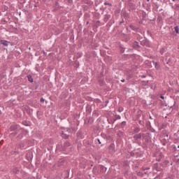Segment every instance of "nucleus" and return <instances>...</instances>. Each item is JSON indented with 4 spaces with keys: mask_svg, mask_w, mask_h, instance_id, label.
Listing matches in <instances>:
<instances>
[{
    "mask_svg": "<svg viewBox=\"0 0 179 179\" xmlns=\"http://www.w3.org/2000/svg\"><path fill=\"white\" fill-rule=\"evenodd\" d=\"M141 78H146V76L142 75V76H141Z\"/></svg>",
    "mask_w": 179,
    "mask_h": 179,
    "instance_id": "obj_46",
    "label": "nucleus"
},
{
    "mask_svg": "<svg viewBox=\"0 0 179 179\" xmlns=\"http://www.w3.org/2000/svg\"><path fill=\"white\" fill-rule=\"evenodd\" d=\"M124 49L121 50V52H124Z\"/></svg>",
    "mask_w": 179,
    "mask_h": 179,
    "instance_id": "obj_52",
    "label": "nucleus"
},
{
    "mask_svg": "<svg viewBox=\"0 0 179 179\" xmlns=\"http://www.w3.org/2000/svg\"><path fill=\"white\" fill-rule=\"evenodd\" d=\"M22 124L23 125H25V127H29V122L27 121H23Z\"/></svg>",
    "mask_w": 179,
    "mask_h": 179,
    "instance_id": "obj_30",
    "label": "nucleus"
},
{
    "mask_svg": "<svg viewBox=\"0 0 179 179\" xmlns=\"http://www.w3.org/2000/svg\"><path fill=\"white\" fill-rule=\"evenodd\" d=\"M86 112L87 113V114H90V113H92V106H90V105H87Z\"/></svg>",
    "mask_w": 179,
    "mask_h": 179,
    "instance_id": "obj_14",
    "label": "nucleus"
},
{
    "mask_svg": "<svg viewBox=\"0 0 179 179\" xmlns=\"http://www.w3.org/2000/svg\"><path fill=\"white\" fill-rule=\"evenodd\" d=\"M17 146L19 149H22V148H24V144L21 143L18 144Z\"/></svg>",
    "mask_w": 179,
    "mask_h": 179,
    "instance_id": "obj_26",
    "label": "nucleus"
},
{
    "mask_svg": "<svg viewBox=\"0 0 179 179\" xmlns=\"http://www.w3.org/2000/svg\"><path fill=\"white\" fill-rule=\"evenodd\" d=\"M166 65H171V59H169V60L166 59Z\"/></svg>",
    "mask_w": 179,
    "mask_h": 179,
    "instance_id": "obj_32",
    "label": "nucleus"
},
{
    "mask_svg": "<svg viewBox=\"0 0 179 179\" xmlns=\"http://www.w3.org/2000/svg\"><path fill=\"white\" fill-rule=\"evenodd\" d=\"M142 82H143V83H144L143 85H144L145 86H146V84L149 83V80H147V81H142Z\"/></svg>",
    "mask_w": 179,
    "mask_h": 179,
    "instance_id": "obj_38",
    "label": "nucleus"
},
{
    "mask_svg": "<svg viewBox=\"0 0 179 179\" xmlns=\"http://www.w3.org/2000/svg\"><path fill=\"white\" fill-rule=\"evenodd\" d=\"M141 131V129L139 127H136L134 129V134H138Z\"/></svg>",
    "mask_w": 179,
    "mask_h": 179,
    "instance_id": "obj_24",
    "label": "nucleus"
},
{
    "mask_svg": "<svg viewBox=\"0 0 179 179\" xmlns=\"http://www.w3.org/2000/svg\"><path fill=\"white\" fill-rule=\"evenodd\" d=\"M135 8V6H132V9H134Z\"/></svg>",
    "mask_w": 179,
    "mask_h": 179,
    "instance_id": "obj_54",
    "label": "nucleus"
},
{
    "mask_svg": "<svg viewBox=\"0 0 179 179\" xmlns=\"http://www.w3.org/2000/svg\"><path fill=\"white\" fill-rule=\"evenodd\" d=\"M166 52V49L164 48H162L159 52L162 55H163Z\"/></svg>",
    "mask_w": 179,
    "mask_h": 179,
    "instance_id": "obj_22",
    "label": "nucleus"
},
{
    "mask_svg": "<svg viewBox=\"0 0 179 179\" xmlns=\"http://www.w3.org/2000/svg\"><path fill=\"white\" fill-rule=\"evenodd\" d=\"M143 139H144L145 142L149 143L150 142V136H148V134H143Z\"/></svg>",
    "mask_w": 179,
    "mask_h": 179,
    "instance_id": "obj_9",
    "label": "nucleus"
},
{
    "mask_svg": "<svg viewBox=\"0 0 179 179\" xmlns=\"http://www.w3.org/2000/svg\"><path fill=\"white\" fill-rule=\"evenodd\" d=\"M129 27L131 30H133L134 31H136V33L141 32V29L138 27H135L134 25H129Z\"/></svg>",
    "mask_w": 179,
    "mask_h": 179,
    "instance_id": "obj_6",
    "label": "nucleus"
},
{
    "mask_svg": "<svg viewBox=\"0 0 179 179\" xmlns=\"http://www.w3.org/2000/svg\"><path fill=\"white\" fill-rule=\"evenodd\" d=\"M15 129H17V126L16 124L11 125L10 127V131H15Z\"/></svg>",
    "mask_w": 179,
    "mask_h": 179,
    "instance_id": "obj_15",
    "label": "nucleus"
},
{
    "mask_svg": "<svg viewBox=\"0 0 179 179\" xmlns=\"http://www.w3.org/2000/svg\"><path fill=\"white\" fill-rule=\"evenodd\" d=\"M162 10H163V9L159 10V12H162Z\"/></svg>",
    "mask_w": 179,
    "mask_h": 179,
    "instance_id": "obj_58",
    "label": "nucleus"
},
{
    "mask_svg": "<svg viewBox=\"0 0 179 179\" xmlns=\"http://www.w3.org/2000/svg\"><path fill=\"white\" fill-rule=\"evenodd\" d=\"M145 135H147L148 136H150V139H152V134L150 133L145 134Z\"/></svg>",
    "mask_w": 179,
    "mask_h": 179,
    "instance_id": "obj_37",
    "label": "nucleus"
},
{
    "mask_svg": "<svg viewBox=\"0 0 179 179\" xmlns=\"http://www.w3.org/2000/svg\"><path fill=\"white\" fill-rule=\"evenodd\" d=\"M157 162H160V159H157Z\"/></svg>",
    "mask_w": 179,
    "mask_h": 179,
    "instance_id": "obj_55",
    "label": "nucleus"
},
{
    "mask_svg": "<svg viewBox=\"0 0 179 179\" xmlns=\"http://www.w3.org/2000/svg\"><path fill=\"white\" fill-rule=\"evenodd\" d=\"M148 34H150V31H147Z\"/></svg>",
    "mask_w": 179,
    "mask_h": 179,
    "instance_id": "obj_49",
    "label": "nucleus"
},
{
    "mask_svg": "<svg viewBox=\"0 0 179 179\" xmlns=\"http://www.w3.org/2000/svg\"><path fill=\"white\" fill-rule=\"evenodd\" d=\"M16 135H17V132H13L10 134V138H15V136H16Z\"/></svg>",
    "mask_w": 179,
    "mask_h": 179,
    "instance_id": "obj_25",
    "label": "nucleus"
},
{
    "mask_svg": "<svg viewBox=\"0 0 179 179\" xmlns=\"http://www.w3.org/2000/svg\"><path fill=\"white\" fill-rule=\"evenodd\" d=\"M122 16L124 17L125 19H129V14L125 11L122 13Z\"/></svg>",
    "mask_w": 179,
    "mask_h": 179,
    "instance_id": "obj_16",
    "label": "nucleus"
},
{
    "mask_svg": "<svg viewBox=\"0 0 179 179\" xmlns=\"http://www.w3.org/2000/svg\"><path fill=\"white\" fill-rule=\"evenodd\" d=\"M27 79H28L29 82H30L31 83H33V77H31V75L27 76Z\"/></svg>",
    "mask_w": 179,
    "mask_h": 179,
    "instance_id": "obj_20",
    "label": "nucleus"
},
{
    "mask_svg": "<svg viewBox=\"0 0 179 179\" xmlns=\"http://www.w3.org/2000/svg\"><path fill=\"white\" fill-rule=\"evenodd\" d=\"M0 107H1V103H0Z\"/></svg>",
    "mask_w": 179,
    "mask_h": 179,
    "instance_id": "obj_61",
    "label": "nucleus"
},
{
    "mask_svg": "<svg viewBox=\"0 0 179 179\" xmlns=\"http://www.w3.org/2000/svg\"><path fill=\"white\" fill-rule=\"evenodd\" d=\"M143 133H139V134H135L134 136V141H139V139H142V138H143Z\"/></svg>",
    "mask_w": 179,
    "mask_h": 179,
    "instance_id": "obj_3",
    "label": "nucleus"
},
{
    "mask_svg": "<svg viewBox=\"0 0 179 179\" xmlns=\"http://www.w3.org/2000/svg\"><path fill=\"white\" fill-rule=\"evenodd\" d=\"M111 18V15L110 14H106L104 15V17H103V22L105 23H107L108 22V20H110V19Z\"/></svg>",
    "mask_w": 179,
    "mask_h": 179,
    "instance_id": "obj_10",
    "label": "nucleus"
},
{
    "mask_svg": "<svg viewBox=\"0 0 179 179\" xmlns=\"http://www.w3.org/2000/svg\"><path fill=\"white\" fill-rule=\"evenodd\" d=\"M61 136L63 138V139H68L69 138V135L65 134L64 131H62Z\"/></svg>",
    "mask_w": 179,
    "mask_h": 179,
    "instance_id": "obj_12",
    "label": "nucleus"
},
{
    "mask_svg": "<svg viewBox=\"0 0 179 179\" xmlns=\"http://www.w3.org/2000/svg\"><path fill=\"white\" fill-rule=\"evenodd\" d=\"M76 136L78 137L80 139H82V132L81 131H78L76 134Z\"/></svg>",
    "mask_w": 179,
    "mask_h": 179,
    "instance_id": "obj_21",
    "label": "nucleus"
},
{
    "mask_svg": "<svg viewBox=\"0 0 179 179\" xmlns=\"http://www.w3.org/2000/svg\"><path fill=\"white\" fill-rule=\"evenodd\" d=\"M129 155L131 157H134L135 156V152H134L133 151L129 152Z\"/></svg>",
    "mask_w": 179,
    "mask_h": 179,
    "instance_id": "obj_36",
    "label": "nucleus"
},
{
    "mask_svg": "<svg viewBox=\"0 0 179 179\" xmlns=\"http://www.w3.org/2000/svg\"><path fill=\"white\" fill-rule=\"evenodd\" d=\"M174 30H175V31H176V33L177 34H179V28H178V26H176V27H174Z\"/></svg>",
    "mask_w": 179,
    "mask_h": 179,
    "instance_id": "obj_28",
    "label": "nucleus"
},
{
    "mask_svg": "<svg viewBox=\"0 0 179 179\" xmlns=\"http://www.w3.org/2000/svg\"><path fill=\"white\" fill-rule=\"evenodd\" d=\"M162 145H163L164 146H166V143H163Z\"/></svg>",
    "mask_w": 179,
    "mask_h": 179,
    "instance_id": "obj_50",
    "label": "nucleus"
},
{
    "mask_svg": "<svg viewBox=\"0 0 179 179\" xmlns=\"http://www.w3.org/2000/svg\"><path fill=\"white\" fill-rule=\"evenodd\" d=\"M110 153H115V145L113 143H111L109 146Z\"/></svg>",
    "mask_w": 179,
    "mask_h": 179,
    "instance_id": "obj_7",
    "label": "nucleus"
},
{
    "mask_svg": "<svg viewBox=\"0 0 179 179\" xmlns=\"http://www.w3.org/2000/svg\"><path fill=\"white\" fill-rule=\"evenodd\" d=\"M109 101H106V106H107V104H108Z\"/></svg>",
    "mask_w": 179,
    "mask_h": 179,
    "instance_id": "obj_47",
    "label": "nucleus"
},
{
    "mask_svg": "<svg viewBox=\"0 0 179 179\" xmlns=\"http://www.w3.org/2000/svg\"><path fill=\"white\" fill-rule=\"evenodd\" d=\"M106 171H107V168L103 165L100 166L98 173L99 174H104V173H106Z\"/></svg>",
    "mask_w": 179,
    "mask_h": 179,
    "instance_id": "obj_4",
    "label": "nucleus"
},
{
    "mask_svg": "<svg viewBox=\"0 0 179 179\" xmlns=\"http://www.w3.org/2000/svg\"><path fill=\"white\" fill-rule=\"evenodd\" d=\"M63 146L64 148H69V146H71V143H69V141H66L63 144Z\"/></svg>",
    "mask_w": 179,
    "mask_h": 179,
    "instance_id": "obj_17",
    "label": "nucleus"
},
{
    "mask_svg": "<svg viewBox=\"0 0 179 179\" xmlns=\"http://www.w3.org/2000/svg\"><path fill=\"white\" fill-rule=\"evenodd\" d=\"M127 125V122L123 121L120 123L121 128H124Z\"/></svg>",
    "mask_w": 179,
    "mask_h": 179,
    "instance_id": "obj_23",
    "label": "nucleus"
},
{
    "mask_svg": "<svg viewBox=\"0 0 179 179\" xmlns=\"http://www.w3.org/2000/svg\"><path fill=\"white\" fill-rule=\"evenodd\" d=\"M0 44L3 45V47H8V45H9V44H10V42H9L6 40H1L0 41Z\"/></svg>",
    "mask_w": 179,
    "mask_h": 179,
    "instance_id": "obj_8",
    "label": "nucleus"
},
{
    "mask_svg": "<svg viewBox=\"0 0 179 179\" xmlns=\"http://www.w3.org/2000/svg\"><path fill=\"white\" fill-rule=\"evenodd\" d=\"M152 170H155V171L162 172L163 171V169L159 166V163H155L152 166Z\"/></svg>",
    "mask_w": 179,
    "mask_h": 179,
    "instance_id": "obj_1",
    "label": "nucleus"
},
{
    "mask_svg": "<svg viewBox=\"0 0 179 179\" xmlns=\"http://www.w3.org/2000/svg\"><path fill=\"white\" fill-rule=\"evenodd\" d=\"M40 101L41 103H44V101H45V99L44 98H41Z\"/></svg>",
    "mask_w": 179,
    "mask_h": 179,
    "instance_id": "obj_39",
    "label": "nucleus"
},
{
    "mask_svg": "<svg viewBox=\"0 0 179 179\" xmlns=\"http://www.w3.org/2000/svg\"><path fill=\"white\" fill-rule=\"evenodd\" d=\"M137 176H138V177H143L144 174H143V173H142V172H138V173H137Z\"/></svg>",
    "mask_w": 179,
    "mask_h": 179,
    "instance_id": "obj_31",
    "label": "nucleus"
},
{
    "mask_svg": "<svg viewBox=\"0 0 179 179\" xmlns=\"http://www.w3.org/2000/svg\"><path fill=\"white\" fill-rule=\"evenodd\" d=\"M166 138H165V141H169V135L166 136Z\"/></svg>",
    "mask_w": 179,
    "mask_h": 179,
    "instance_id": "obj_45",
    "label": "nucleus"
},
{
    "mask_svg": "<svg viewBox=\"0 0 179 179\" xmlns=\"http://www.w3.org/2000/svg\"><path fill=\"white\" fill-rule=\"evenodd\" d=\"M23 138V134H20L17 136V139H22Z\"/></svg>",
    "mask_w": 179,
    "mask_h": 179,
    "instance_id": "obj_35",
    "label": "nucleus"
},
{
    "mask_svg": "<svg viewBox=\"0 0 179 179\" xmlns=\"http://www.w3.org/2000/svg\"><path fill=\"white\" fill-rule=\"evenodd\" d=\"M140 44L143 47H149V41L144 38L143 41H141Z\"/></svg>",
    "mask_w": 179,
    "mask_h": 179,
    "instance_id": "obj_5",
    "label": "nucleus"
},
{
    "mask_svg": "<svg viewBox=\"0 0 179 179\" xmlns=\"http://www.w3.org/2000/svg\"><path fill=\"white\" fill-rule=\"evenodd\" d=\"M13 173H14V174H18L19 173V169H17V168H14L13 169Z\"/></svg>",
    "mask_w": 179,
    "mask_h": 179,
    "instance_id": "obj_27",
    "label": "nucleus"
},
{
    "mask_svg": "<svg viewBox=\"0 0 179 179\" xmlns=\"http://www.w3.org/2000/svg\"><path fill=\"white\" fill-rule=\"evenodd\" d=\"M162 62H164V65H166V63L167 62V59H162Z\"/></svg>",
    "mask_w": 179,
    "mask_h": 179,
    "instance_id": "obj_42",
    "label": "nucleus"
},
{
    "mask_svg": "<svg viewBox=\"0 0 179 179\" xmlns=\"http://www.w3.org/2000/svg\"><path fill=\"white\" fill-rule=\"evenodd\" d=\"M115 118L113 120V121H111L112 124H114V122H115V121H117V120H121V116L120 115H115Z\"/></svg>",
    "mask_w": 179,
    "mask_h": 179,
    "instance_id": "obj_13",
    "label": "nucleus"
},
{
    "mask_svg": "<svg viewBox=\"0 0 179 179\" xmlns=\"http://www.w3.org/2000/svg\"><path fill=\"white\" fill-rule=\"evenodd\" d=\"M155 67L157 69H160V63L159 62H155Z\"/></svg>",
    "mask_w": 179,
    "mask_h": 179,
    "instance_id": "obj_19",
    "label": "nucleus"
},
{
    "mask_svg": "<svg viewBox=\"0 0 179 179\" xmlns=\"http://www.w3.org/2000/svg\"><path fill=\"white\" fill-rule=\"evenodd\" d=\"M144 174H147L146 172H145Z\"/></svg>",
    "mask_w": 179,
    "mask_h": 179,
    "instance_id": "obj_59",
    "label": "nucleus"
},
{
    "mask_svg": "<svg viewBox=\"0 0 179 179\" xmlns=\"http://www.w3.org/2000/svg\"><path fill=\"white\" fill-rule=\"evenodd\" d=\"M160 99H162V100H164V96L161 95V96H160Z\"/></svg>",
    "mask_w": 179,
    "mask_h": 179,
    "instance_id": "obj_44",
    "label": "nucleus"
},
{
    "mask_svg": "<svg viewBox=\"0 0 179 179\" xmlns=\"http://www.w3.org/2000/svg\"><path fill=\"white\" fill-rule=\"evenodd\" d=\"M93 171H94V173H96V171H97V167L94 166L93 169Z\"/></svg>",
    "mask_w": 179,
    "mask_h": 179,
    "instance_id": "obj_43",
    "label": "nucleus"
},
{
    "mask_svg": "<svg viewBox=\"0 0 179 179\" xmlns=\"http://www.w3.org/2000/svg\"><path fill=\"white\" fill-rule=\"evenodd\" d=\"M117 135L119 138H122L125 135V133L121 130H119L117 131Z\"/></svg>",
    "mask_w": 179,
    "mask_h": 179,
    "instance_id": "obj_11",
    "label": "nucleus"
},
{
    "mask_svg": "<svg viewBox=\"0 0 179 179\" xmlns=\"http://www.w3.org/2000/svg\"><path fill=\"white\" fill-rule=\"evenodd\" d=\"M103 5H105V6L108 5V6H111V3H107V2H105L103 3Z\"/></svg>",
    "mask_w": 179,
    "mask_h": 179,
    "instance_id": "obj_41",
    "label": "nucleus"
},
{
    "mask_svg": "<svg viewBox=\"0 0 179 179\" xmlns=\"http://www.w3.org/2000/svg\"><path fill=\"white\" fill-rule=\"evenodd\" d=\"M121 82H122V83L125 82V79L121 80Z\"/></svg>",
    "mask_w": 179,
    "mask_h": 179,
    "instance_id": "obj_48",
    "label": "nucleus"
},
{
    "mask_svg": "<svg viewBox=\"0 0 179 179\" xmlns=\"http://www.w3.org/2000/svg\"><path fill=\"white\" fill-rule=\"evenodd\" d=\"M132 47L134 50H136V51H139V50H141V46L139 45V42H138L136 41L133 43Z\"/></svg>",
    "mask_w": 179,
    "mask_h": 179,
    "instance_id": "obj_2",
    "label": "nucleus"
},
{
    "mask_svg": "<svg viewBox=\"0 0 179 179\" xmlns=\"http://www.w3.org/2000/svg\"><path fill=\"white\" fill-rule=\"evenodd\" d=\"M139 124H142V122H141V121H140V122H139Z\"/></svg>",
    "mask_w": 179,
    "mask_h": 179,
    "instance_id": "obj_57",
    "label": "nucleus"
},
{
    "mask_svg": "<svg viewBox=\"0 0 179 179\" xmlns=\"http://www.w3.org/2000/svg\"><path fill=\"white\" fill-rule=\"evenodd\" d=\"M178 148H179V145L178 146Z\"/></svg>",
    "mask_w": 179,
    "mask_h": 179,
    "instance_id": "obj_60",
    "label": "nucleus"
},
{
    "mask_svg": "<svg viewBox=\"0 0 179 179\" xmlns=\"http://www.w3.org/2000/svg\"><path fill=\"white\" fill-rule=\"evenodd\" d=\"M96 142H98L99 145H101V141H100V139L99 138L96 139Z\"/></svg>",
    "mask_w": 179,
    "mask_h": 179,
    "instance_id": "obj_40",
    "label": "nucleus"
},
{
    "mask_svg": "<svg viewBox=\"0 0 179 179\" xmlns=\"http://www.w3.org/2000/svg\"><path fill=\"white\" fill-rule=\"evenodd\" d=\"M118 113H122V111H124V108L122 107H120L117 110Z\"/></svg>",
    "mask_w": 179,
    "mask_h": 179,
    "instance_id": "obj_34",
    "label": "nucleus"
},
{
    "mask_svg": "<svg viewBox=\"0 0 179 179\" xmlns=\"http://www.w3.org/2000/svg\"><path fill=\"white\" fill-rule=\"evenodd\" d=\"M59 9V6L58 5V2L56 3V7L55 8L54 10H58Z\"/></svg>",
    "mask_w": 179,
    "mask_h": 179,
    "instance_id": "obj_33",
    "label": "nucleus"
},
{
    "mask_svg": "<svg viewBox=\"0 0 179 179\" xmlns=\"http://www.w3.org/2000/svg\"><path fill=\"white\" fill-rule=\"evenodd\" d=\"M100 21L97 20L94 22V26L95 27H100L101 24H100Z\"/></svg>",
    "mask_w": 179,
    "mask_h": 179,
    "instance_id": "obj_18",
    "label": "nucleus"
},
{
    "mask_svg": "<svg viewBox=\"0 0 179 179\" xmlns=\"http://www.w3.org/2000/svg\"><path fill=\"white\" fill-rule=\"evenodd\" d=\"M0 115H2V111L0 110Z\"/></svg>",
    "mask_w": 179,
    "mask_h": 179,
    "instance_id": "obj_53",
    "label": "nucleus"
},
{
    "mask_svg": "<svg viewBox=\"0 0 179 179\" xmlns=\"http://www.w3.org/2000/svg\"><path fill=\"white\" fill-rule=\"evenodd\" d=\"M86 24H89V21H87V22H86Z\"/></svg>",
    "mask_w": 179,
    "mask_h": 179,
    "instance_id": "obj_56",
    "label": "nucleus"
},
{
    "mask_svg": "<svg viewBox=\"0 0 179 179\" xmlns=\"http://www.w3.org/2000/svg\"><path fill=\"white\" fill-rule=\"evenodd\" d=\"M143 37L141 36V35H138V36L137 37V40H138V41L141 43V41H142L143 40Z\"/></svg>",
    "mask_w": 179,
    "mask_h": 179,
    "instance_id": "obj_29",
    "label": "nucleus"
},
{
    "mask_svg": "<svg viewBox=\"0 0 179 179\" xmlns=\"http://www.w3.org/2000/svg\"><path fill=\"white\" fill-rule=\"evenodd\" d=\"M110 22H112V23H114V20H111Z\"/></svg>",
    "mask_w": 179,
    "mask_h": 179,
    "instance_id": "obj_51",
    "label": "nucleus"
}]
</instances>
